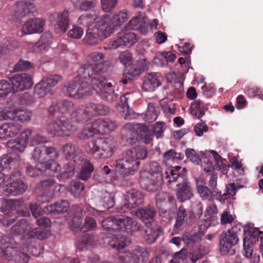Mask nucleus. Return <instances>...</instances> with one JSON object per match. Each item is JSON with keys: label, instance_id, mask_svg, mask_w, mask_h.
I'll use <instances>...</instances> for the list:
<instances>
[{"label": "nucleus", "instance_id": "obj_64", "mask_svg": "<svg viewBox=\"0 0 263 263\" xmlns=\"http://www.w3.org/2000/svg\"><path fill=\"white\" fill-rule=\"evenodd\" d=\"M158 209L160 216L164 222L168 223L173 219L174 213L171 210H166L163 207Z\"/></svg>", "mask_w": 263, "mask_h": 263}, {"label": "nucleus", "instance_id": "obj_59", "mask_svg": "<svg viewBox=\"0 0 263 263\" xmlns=\"http://www.w3.org/2000/svg\"><path fill=\"white\" fill-rule=\"evenodd\" d=\"M128 241L122 236H119L109 244L110 247L116 250L122 249L128 245Z\"/></svg>", "mask_w": 263, "mask_h": 263}, {"label": "nucleus", "instance_id": "obj_39", "mask_svg": "<svg viewBox=\"0 0 263 263\" xmlns=\"http://www.w3.org/2000/svg\"><path fill=\"white\" fill-rule=\"evenodd\" d=\"M34 91L35 95L37 96L39 98H43L47 93L53 94L52 89L46 86L44 81L42 80L35 85Z\"/></svg>", "mask_w": 263, "mask_h": 263}, {"label": "nucleus", "instance_id": "obj_18", "mask_svg": "<svg viewBox=\"0 0 263 263\" xmlns=\"http://www.w3.org/2000/svg\"><path fill=\"white\" fill-rule=\"evenodd\" d=\"M107 37L103 33V31L94 27H89L86 31L84 41L87 44L95 45Z\"/></svg>", "mask_w": 263, "mask_h": 263}, {"label": "nucleus", "instance_id": "obj_19", "mask_svg": "<svg viewBox=\"0 0 263 263\" xmlns=\"http://www.w3.org/2000/svg\"><path fill=\"white\" fill-rule=\"evenodd\" d=\"M176 186V195L177 198L180 201L183 202L190 199L193 196L191 184L186 178L180 183H177Z\"/></svg>", "mask_w": 263, "mask_h": 263}, {"label": "nucleus", "instance_id": "obj_13", "mask_svg": "<svg viewBox=\"0 0 263 263\" xmlns=\"http://www.w3.org/2000/svg\"><path fill=\"white\" fill-rule=\"evenodd\" d=\"M138 41L137 35L132 32H121L117 38L109 44L110 49H117L120 47H131Z\"/></svg>", "mask_w": 263, "mask_h": 263}, {"label": "nucleus", "instance_id": "obj_5", "mask_svg": "<svg viewBox=\"0 0 263 263\" xmlns=\"http://www.w3.org/2000/svg\"><path fill=\"white\" fill-rule=\"evenodd\" d=\"M13 239L8 236H3L0 238V254L11 263H27L29 257L22 252L17 247L12 246Z\"/></svg>", "mask_w": 263, "mask_h": 263}, {"label": "nucleus", "instance_id": "obj_14", "mask_svg": "<svg viewBox=\"0 0 263 263\" xmlns=\"http://www.w3.org/2000/svg\"><path fill=\"white\" fill-rule=\"evenodd\" d=\"M145 199V194L140 190L132 189L126 192L125 197V209L135 208L142 205Z\"/></svg>", "mask_w": 263, "mask_h": 263}, {"label": "nucleus", "instance_id": "obj_24", "mask_svg": "<svg viewBox=\"0 0 263 263\" xmlns=\"http://www.w3.org/2000/svg\"><path fill=\"white\" fill-rule=\"evenodd\" d=\"M159 236L158 228L156 222L150 221L145 223L144 238L148 244L153 243Z\"/></svg>", "mask_w": 263, "mask_h": 263}, {"label": "nucleus", "instance_id": "obj_33", "mask_svg": "<svg viewBox=\"0 0 263 263\" xmlns=\"http://www.w3.org/2000/svg\"><path fill=\"white\" fill-rule=\"evenodd\" d=\"M29 222L25 219L18 221L9 230V234L12 236L24 235L29 228Z\"/></svg>", "mask_w": 263, "mask_h": 263}, {"label": "nucleus", "instance_id": "obj_12", "mask_svg": "<svg viewBox=\"0 0 263 263\" xmlns=\"http://www.w3.org/2000/svg\"><path fill=\"white\" fill-rule=\"evenodd\" d=\"M12 92H19L30 89L33 85L30 76L27 73L16 74L9 78Z\"/></svg>", "mask_w": 263, "mask_h": 263}, {"label": "nucleus", "instance_id": "obj_1", "mask_svg": "<svg viewBox=\"0 0 263 263\" xmlns=\"http://www.w3.org/2000/svg\"><path fill=\"white\" fill-rule=\"evenodd\" d=\"M147 154L146 148L140 145L125 151L122 157L116 160L117 171L123 177L134 175L139 169L140 160L145 159Z\"/></svg>", "mask_w": 263, "mask_h": 263}, {"label": "nucleus", "instance_id": "obj_43", "mask_svg": "<svg viewBox=\"0 0 263 263\" xmlns=\"http://www.w3.org/2000/svg\"><path fill=\"white\" fill-rule=\"evenodd\" d=\"M96 134H97L91 123L90 125H86L78 134V138L81 140H87Z\"/></svg>", "mask_w": 263, "mask_h": 263}, {"label": "nucleus", "instance_id": "obj_35", "mask_svg": "<svg viewBox=\"0 0 263 263\" xmlns=\"http://www.w3.org/2000/svg\"><path fill=\"white\" fill-rule=\"evenodd\" d=\"M155 201L157 206L160 208L168 203H174L175 198L165 192H160L155 195Z\"/></svg>", "mask_w": 263, "mask_h": 263}, {"label": "nucleus", "instance_id": "obj_30", "mask_svg": "<svg viewBox=\"0 0 263 263\" xmlns=\"http://www.w3.org/2000/svg\"><path fill=\"white\" fill-rule=\"evenodd\" d=\"M157 213L156 209L148 204L145 207L138 209L135 211L136 217L144 222L146 220H152Z\"/></svg>", "mask_w": 263, "mask_h": 263}, {"label": "nucleus", "instance_id": "obj_2", "mask_svg": "<svg viewBox=\"0 0 263 263\" xmlns=\"http://www.w3.org/2000/svg\"><path fill=\"white\" fill-rule=\"evenodd\" d=\"M104 62V55L102 53L93 52L90 53L87 62L78 69V76L81 78L90 80L104 74L102 69Z\"/></svg>", "mask_w": 263, "mask_h": 263}, {"label": "nucleus", "instance_id": "obj_61", "mask_svg": "<svg viewBox=\"0 0 263 263\" xmlns=\"http://www.w3.org/2000/svg\"><path fill=\"white\" fill-rule=\"evenodd\" d=\"M144 21V17L142 14H139L130 20L126 25V28L128 30H136Z\"/></svg>", "mask_w": 263, "mask_h": 263}, {"label": "nucleus", "instance_id": "obj_31", "mask_svg": "<svg viewBox=\"0 0 263 263\" xmlns=\"http://www.w3.org/2000/svg\"><path fill=\"white\" fill-rule=\"evenodd\" d=\"M55 181L52 179H47L42 180L40 182L39 188L41 191L46 190L47 193L46 195L44 193L38 197L37 200L40 202H46L50 201L51 197V193L50 192V188L53 186L54 184Z\"/></svg>", "mask_w": 263, "mask_h": 263}, {"label": "nucleus", "instance_id": "obj_58", "mask_svg": "<svg viewBox=\"0 0 263 263\" xmlns=\"http://www.w3.org/2000/svg\"><path fill=\"white\" fill-rule=\"evenodd\" d=\"M46 129L48 133L53 135L61 136L58 117H57L55 121H53L48 124Z\"/></svg>", "mask_w": 263, "mask_h": 263}, {"label": "nucleus", "instance_id": "obj_37", "mask_svg": "<svg viewBox=\"0 0 263 263\" xmlns=\"http://www.w3.org/2000/svg\"><path fill=\"white\" fill-rule=\"evenodd\" d=\"M94 171L93 164L89 160H85L84 162L79 174V178L84 181L87 180L91 176Z\"/></svg>", "mask_w": 263, "mask_h": 263}, {"label": "nucleus", "instance_id": "obj_63", "mask_svg": "<svg viewBox=\"0 0 263 263\" xmlns=\"http://www.w3.org/2000/svg\"><path fill=\"white\" fill-rule=\"evenodd\" d=\"M114 216H110L102 221V226L104 230L110 232H115Z\"/></svg>", "mask_w": 263, "mask_h": 263}, {"label": "nucleus", "instance_id": "obj_52", "mask_svg": "<svg viewBox=\"0 0 263 263\" xmlns=\"http://www.w3.org/2000/svg\"><path fill=\"white\" fill-rule=\"evenodd\" d=\"M166 178L168 179L170 183L177 182L180 183L186 177L179 173H176L174 170H169L165 173Z\"/></svg>", "mask_w": 263, "mask_h": 263}, {"label": "nucleus", "instance_id": "obj_41", "mask_svg": "<svg viewBox=\"0 0 263 263\" xmlns=\"http://www.w3.org/2000/svg\"><path fill=\"white\" fill-rule=\"evenodd\" d=\"M127 20V12L125 10H123L113 15L111 18V22L113 26H114V28L117 29L116 28L117 27L121 26Z\"/></svg>", "mask_w": 263, "mask_h": 263}, {"label": "nucleus", "instance_id": "obj_7", "mask_svg": "<svg viewBox=\"0 0 263 263\" xmlns=\"http://www.w3.org/2000/svg\"><path fill=\"white\" fill-rule=\"evenodd\" d=\"M62 90L67 97L80 99L89 94L90 87L86 81L74 80L66 84Z\"/></svg>", "mask_w": 263, "mask_h": 263}, {"label": "nucleus", "instance_id": "obj_25", "mask_svg": "<svg viewBox=\"0 0 263 263\" xmlns=\"http://www.w3.org/2000/svg\"><path fill=\"white\" fill-rule=\"evenodd\" d=\"M34 7L31 3L18 2L13 6V10L14 15L18 18L26 16L30 13H32Z\"/></svg>", "mask_w": 263, "mask_h": 263}, {"label": "nucleus", "instance_id": "obj_53", "mask_svg": "<svg viewBox=\"0 0 263 263\" xmlns=\"http://www.w3.org/2000/svg\"><path fill=\"white\" fill-rule=\"evenodd\" d=\"M43 168L45 169L44 173L50 175H54V173H60L61 170L60 165L55 161L46 163L43 166Z\"/></svg>", "mask_w": 263, "mask_h": 263}, {"label": "nucleus", "instance_id": "obj_29", "mask_svg": "<svg viewBox=\"0 0 263 263\" xmlns=\"http://www.w3.org/2000/svg\"><path fill=\"white\" fill-rule=\"evenodd\" d=\"M69 209L68 201L62 200L45 207L46 212L48 214H58L66 212Z\"/></svg>", "mask_w": 263, "mask_h": 263}, {"label": "nucleus", "instance_id": "obj_47", "mask_svg": "<svg viewBox=\"0 0 263 263\" xmlns=\"http://www.w3.org/2000/svg\"><path fill=\"white\" fill-rule=\"evenodd\" d=\"M186 213L185 209L183 206H180L177 212L176 217V223L174 228L179 229L184 223H185V217Z\"/></svg>", "mask_w": 263, "mask_h": 263}, {"label": "nucleus", "instance_id": "obj_44", "mask_svg": "<svg viewBox=\"0 0 263 263\" xmlns=\"http://www.w3.org/2000/svg\"><path fill=\"white\" fill-rule=\"evenodd\" d=\"M159 108H156L153 104H149L145 115V120L149 123L155 121L158 116Z\"/></svg>", "mask_w": 263, "mask_h": 263}, {"label": "nucleus", "instance_id": "obj_8", "mask_svg": "<svg viewBox=\"0 0 263 263\" xmlns=\"http://www.w3.org/2000/svg\"><path fill=\"white\" fill-rule=\"evenodd\" d=\"M163 175L155 176L147 171L140 173L139 183L141 187L149 193H155L162 189Z\"/></svg>", "mask_w": 263, "mask_h": 263}, {"label": "nucleus", "instance_id": "obj_49", "mask_svg": "<svg viewBox=\"0 0 263 263\" xmlns=\"http://www.w3.org/2000/svg\"><path fill=\"white\" fill-rule=\"evenodd\" d=\"M117 263H138L133 252H125L119 255Z\"/></svg>", "mask_w": 263, "mask_h": 263}, {"label": "nucleus", "instance_id": "obj_42", "mask_svg": "<svg viewBox=\"0 0 263 263\" xmlns=\"http://www.w3.org/2000/svg\"><path fill=\"white\" fill-rule=\"evenodd\" d=\"M132 252L135 257H136L138 263L140 259L143 262L146 261L149 256V253L145 247L137 246L132 250Z\"/></svg>", "mask_w": 263, "mask_h": 263}, {"label": "nucleus", "instance_id": "obj_26", "mask_svg": "<svg viewBox=\"0 0 263 263\" xmlns=\"http://www.w3.org/2000/svg\"><path fill=\"white\" fill-rule=\"evenodd\" d=\"M110 21L111 20L107 15H104L99 18L96 25L93 27L103 31L104 34L108 37L115 30L114 26Z\"/></svg>", "mask_w": 263, "mask_h": 263}, {"label": "nucleus", "instance_id": "obj_10", "mask_svg": "<svg viewBox=\"0 0 263 263\" xmlns=\"http://www.w3.org/2000/svg\"><path fill=\"white\" fill-rule=\"evenodd\" d=\"M115 232L132 233L140 230L141 224L132 218L123 215H115Z\"/></svg>", "mask_w": 263, "mask_h": 263}, {"label": "nucleus", "instance_id": "obj_23", "mask_svg": "<svg viewBox=\"0 0 263 263\" xmlns=\"http://www.w3.org/2000/svg\"><path fill=\"white\" fill-rule=\"evenodd\" d=\"M20 160L19 156L16 154L3 155L0 160V169L8 172L18 165Z\"/></svg>", "mask_w": 263, "mask_h": 263}, {"label": "nucleus", "instance_id": "obj_45", "mask_svg": "<svg viewBox=\"0 0 263 263\" xmlns=\"http://www.w3.org/2000/svg\"><path fill=\"white\" fill-rule=\"evenodd\" d=\"M94 236L90 234L86 233L82 235L79 238L77 241V247L80 250H83V248L88 245H92L93 242Z\"/></svg>", "mask_w": 263, "mask_h": 263}, {"label": "nucleus", "instance_id": "obj_22", "mask_svg": "<svg viewBox=\"0 0 263 263\" xmlns=\"http://www.w3.org/2000/svg\"><path fill=\"white\" fill-rule=\"evenodd\" d=\"M90 114L87 104L85 108L78 106L71 112L70 118L77 123H84L92 119Z\"/></svg>", "mask_w": 263, "mask_h": 263}, {"label": "nucleus", "instance_id": "obj_15", "mask_svg": "<svg viewBox=\"0 0 263 263\" xmlns=\"http://www.w3.org/2000/svg\"><path fill=\"white\" fill-rule=\"evenodd\" d=\"M32 130L26 129L22 132L17 138L7 142V146L16 152H22L26 147L29 139H31Z\"/></svg>", "mask_w": 263, "mask_h": 263}, {"label": "nucleus", "instance_id": "obj_9", "mask_svg": "<svg viewBox=\"0 0 263 263\" xmlns=\"http://www.w3.org/2000/svg\"><path fill=\"white\" fill-rule=\"evenodd\" d=\"M21 174L20 171H16L10 175L11 181L4 187L3 194L6 196H17L23 194L28 189L27 184L19 179Z\"/></svg>", "mask_w": 263, "mask_h": 263}, {"label": "nucleus", "instance_id": "obj_11", "mask_svg": "<svg viewBox=\"0 0 263 263\" xmlns=\"http://www.w3.org/2000/svg\"><path fill=\"white\" fill-rule=\"evenodd\" d=\"M59 153L54 147H47L44 145L36 147L34 148L32 158L38 164L43 166L46 163L58 158Z\"/></svg>", "mask_w": 263, "mask_h": 263}, {"label": "nucleus", "instance_id": "obj_34", "mask_svg": "<svg viewBox=\"0 0 263 263\" xmlns=\"http://www.w3.org/2000/svg\"><path fill=\"white\" fill-rule=\"evenodd\" d=\"M88 109L91 111V117H96L98 115L105 116L110 111L108 107L101 103H90L87 104Z\"/></svg>", "mask_w": 263, "mask_h": 263}, {"label": "nucleus", "instance_id": "obj_40", "mask_svg": "<svg viewBox=\"0 0 263 263\" xmlns=\"http://www.w3.org/2000/svg\"><path fill=\"white\" fill-rule=\"evenodd\" d=\"M13 116L12 118L21 122H25L30 120L31 112L27 110L15 108L13 109Z\"/></svg>", "mask_w": 263, "mask_h": 263}, {"label": "nucleus", "instance_id": "obj_20", "mask_svg": "<svg viewBox=\"0 0 263 263\" xmlns=\"http://www.w3.org/2000/svg\"><path fill=\"white\" fill-rule=\"evenodd\" d=\"M91 123L97 134L109 133L116 128L115 122L109 119H98Z\"/></svg>", "mask_w": 263, "mask_h": 263}, {"label": "nucleus", "instance_id": "obj_21", "mask_svg": "<svg viewBox=\"0 0 263 263\" xmlns=\"http://www.w3.org/2000/svg\"><path fill=\"white\" fill-rule=\"evenodd\" d=\"M44 25L45 22L41 18L30 19L24 24L22 32L25 34L41 33L44 30Z\"/></svg>", "mask_w": 263, "mask_h": 263}, {"label": "nucleus", "instance_id": "obj_3", "mask_svg": "<svg viewBox=\"0 0 263 263\" xmlns=\"http://www.w3.org/2000/svg\"><path fill=\"white\" fill-rule=\"evenodd\" d=\"M242 228L240 223H235L227 232H223L219 235V248L221 255H232L235 254L234 247L239 241L238 236Z\"/></svg>", "mask_w": 263, "mask_h": 263}, {"label": "nucleus", "instance_id": "obj_60", "mask_svg": "<svg viewBox=\"0 0 263 263\" xmlns=\"http://www.w3.org/2000/svg\"><path fill=\"white\" fill-rule=\"evenodd\" d=\"M96 20V16L91 13H86L80 16L78 19V22L82 25L89 27Z\"/></svg>", "mask_w": 263, "mask_h": 263}, {"label": "nucleus", "instance_id": "obj_28", "mask_svg": "<svg viewBox=\"0 0 263 263\" xmlns=\"http://www.w3.org/2000/svg\"><path fill=\"white\" fill-rule=\"evenodd\" d=\"M61 136H70L76 130L75 127L72 125L70 120L65 116H58Z\"/></svg>", "mask_w": 263, "mask_h": 263}, {"label": "nucleus", "instance_id": "obj_4", "mask_svg": "<svg viewBox=\"0 0 263 263\" xmlns=\"http://www.w3.org/2000/svg\"><path fill=\"white\" fill-rule=\"evenodd\" d=\"M89 153L95 159H107L114 154L117 142L111 138H100L88 143Z\"/></svg>", "mask_w": 263, "mask_h": 263}, {"label": "nucleus", "instance_id": "obj_36", "mask_svg": "<svg viewBox=\"0 0 263 263\" xmlns=\"http://www.w3.org/2000/svg\"><path fill=\"white\" fill-rule=\"evenodd\" d=\"M76 162L72 161H69L67 164L64 165L63 167L61 170L60 176L63 179H68L72 177L75 172L77 166L80 165Z\"/></svg>", "mask_w": 263, "mask_h": 263}, {"label": "nucleus", "instance_id": "obj_6", "mask_svg": "<svg viewBox=\"0 0 263 263\" xmlns=\"http://www.w3.org/2000/svg\"><path fill=\"white\" fill-rule=\"evenodd\" d=\"M92 88L104 100L112 102L117 99V95L114 91V88L110 82L107 83L104 74L95 77L89 80Z\"/></svg>", "mask_w": 263, "mask_h": 263}, {"label": "nucleus", "instance_id": "obj_57", "mask_svg": "<svg viewBox=\"0 0 263 263\" xmlns=\"http://www.w3.org/2000/svg\"><path fill=\"white\" fill-rule=\"evenodd\" d=\"M82 221L83 216L72 217L71 220L68 223L70 229L74 232L81 231Z\"/></svg>", "mask_w": 263, "mask_h": 263}, {"label": "nucleus", "instance_id": "obj_17", "mask_svg": "<svg viewBox=\"0 0 263 263\" xmlns=\"http://www.w3.org/2000/svg\"><path fill=\"white\" fill-rule=\"evenodd\" d=\"M62 150L65 157L67 160L76 162L78 164L81 163L82 151L74 144L67 143L63 145Z\"/></svg>", "mask_w": 263, "mask_h": 263}, {"label": "nucleus", "instance_id": "obj_32", "mask_svg": "<svg viewBox=\"0 0 263 263\" xmlns=\"http://www.w3.org/2000/svg\"><path fill=\"white\" fill-rule=\"evenodd\" d=\"M51 18H57V25L62 32H65L69 23V14L67 10H65L61 13H54L51 15Z\"/></svg>", "mask_w": 263, "mask_h": 263}, {"label": "nucleus", "instance_id": "obj_54", "mask_svg": "<svg viewBox=\"0 0 263 263\" xmlns=\"http://www.w3.org/2000/svg\"><path fill=\"white\" fill-rule=\"evenodd\" d=\"M102 205L107 209L113 207L115 205V197L111 193L105 192L103 194L102 197Z\"/></svg>", "mask_w": 263, "mask_h": 263}, {"label": "nucleus", "instance_id": "obj_16", "mask_svg": "<svg viewBox=\"0 0 263 263\" xmlns=\"http://www.w3.org/2000/svg\"><path fill=\"white\" fill-rule=\"evenodd\" d=\"M163 77L159 72H148L146 73L143 83V88L148 91H153L161 85Z\"/></svg>", "mask_w": 263, "mask_h": 263}, {"label": "nucleus", "instance_id": "obj_55", "mask_svg": "<svg viewBox=\"0 0 263 263\" xmlns=\"http://www.w3.org/2000/svg\"><path fill=\"white\" fill-rule=\"evenodd\" d=\"M45 168H43V166L37 164L35 166L28 164L26 167V174L30 177H35L39 175L40 173H44Z\"/></svg>", "mask_w": 263, "mask_h": 263}, {"label": "nucleus", "instance_id": "obj_48", "mask_svg": "<svg viewBox=\"0 0 263 263\" xmlns=\"http://www.w3.org/2000/svg\"><path fill=\"white\" fill-rule=\"evenodd\" d=\"M4 125L8 138L15 136L20 133L21 130V126L17 123L9 122Z\"/></svg>", "mask_w": 263, "mask_h": 263}, {"label": "nucleus", "instance_id": "obj_51", "mask_svg": "<svg viewBox=\"0 0 263 263\" xmlns=\"http://www.w3.org/2000/svg\"><path fill=\"white\" fill-rule=\"evenodd\" d=\"M203 235L197 231L191 234L186 235L183 237V239L187 246L192 245L195 243L200 242Z\"/></svg>", "mask_w": 263, "mask_h": 263}, {"label": "nucleus", "instance_id": "obj_50", "mask_svg": "<svg viewBox=\"0 0 263 263\" xmlns=\"http://www.w3.org/2000/svg\"><path fill=\"white\" fill-rule=\"evenodd\" d=\"M42 80L44 81L46 86L52 89L62 80V77L58 74H49L44 77Z\"/></svg>", "mask_w": 263, "mask_h": 263}, {"label": "nucleus", "instance_id": "obj_38", "mask_svg": "<svg viewBox=\"0 0 263 263\" xmlns=\"http://www.w3.org/2000/svg\"><path fill=\"white\" fill-rule=\"evenodd\" d=\"M84 184L79 180H74L70 182L69 192L75 198H79L84 189Z\"/></svg>", "mask_w": 263, "mask_h": 263}, {"label": "nucleus", "instance_id": "obj_62", "mask_svg": "<svg viewBox=\"0 0 263 263\" xmlns=\"http://www.w3.org/2000/svg\"><path fill=\"white\" fill-rule=\"evenodd\" d=\"M33 67L31 63L28 61L21 59L16 63L13 67L14 71H27Z\"/></svg>", "mask_w": 263, "mask_h": 263}, {"label": "nucleus", "instance_id": "obj_27", "mask_svg": "<svg viewBox=\"0 0 263 263\" xmlns=\"http://www.w3.org/2000/svg\"><path fill=\"white\" fill-rule=\"evenodd\" d=\"M29 228L23 235L25 239H36L39 240H43L48 237L47 231L44 228H32L29 223Z\"/></svg>", "mask_w": 263, "mask_h": 263}, {"label": "nucleus", "instance_id": "obj_56", "mask_svg": "<svg viewBox=\"0 0 263 263\" xmlns=\"http://www.w3.org/2000/svg\"><path fill=\"white\" fill-rule=\"evenodd\" d=\"M97 224L96 220L90 216H86L84 219V224L81 228V232H85L93 231L97 229Z\"/></svg>", "mask_w": 263, "mask_h": 263}, {"label": "nucleus", "instance_id": "obj_46", "mask_svg": "<svg viewBox=\"0 0 263 263\" xmlns=\"http://www.w3.org/2000/svg\"><path fill=\"white\" fill-rule=\"evenodd\" d=\"M138 137V132L134 130H129L127 133L122 136V140L125 142V145L127 146H133L136 144Z\"/></svg>", "mask_w": 263, "mask_h": 263}]
</instances>
